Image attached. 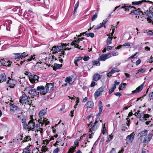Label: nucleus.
<instances>
[{
  "instance_id": "f257e3e1",
  "label": "nucleus",
  "mask_w": 153,
  "mask_h": 153,
  "mask_svg": "<svg viewBox=\"0 0 153 153\" xmlns=\"http://www.w3.org/2000/svg\"><path fill=\"white\" fill-rule=\"evenodd\" d=\"M46 111L45 109H44L41 110L39 113V119L38 122L41 124V126L44 124H45V126L49 123V121H47V119L44 118V116L46 114Z\"/></svg>"
},
{
  "instance_id": "f03ea898",
  "label": "nucleus",
  "mask_w": 153,
  "mask_h": 153,
  "mask_svg": "<svg viewBox=\"0 0 153 153\" xmlns=\"http://www.w3.org/2000/svg\"><path fill=\"white\" fill-rule=\"evenodd\" d=\"M29 99L30 97H29L27 96L24 92H22V96L19 99V102L23 104H29L30 101L29 100Z\"/></svg>"
},
{
  "instance_id": "7ed1b4c3",
  "label": "nucleus",
  "mask_w": 153,
  "mask_h": 153,
  "mask_svg": "<svg viewBox=\"0 0 153 153\" xmlns=\"http://www.w3.org/2000/svg\"><path fill=\"white\" fill-rule=\"evenodd\" d=\"M26 91L31 96H36L39 95V93L35 89L30 86L27 87L26 88Z\"/></svg>"
},
{
  "instance_id": "20e7f679",
  "label": "nucleus",
  "mask_w": 153,
  "mask_h": 153,
  "mask_svg": "<svg viewBox=\"0 0 153 153\" xmlns=\"http://www.w3.org/2000/svg\"><path fill=\"white\" fill-rule=\"evenodd\" d=\"M48 53H42L41 55L42 59L45 60L46 62L47 63V64H49L50 65L52 61V59H53V57L52 56V58L51 56L48 57Z\"/></svg>"
},
{
  "instance_id": "39448f33",
  "label": "nucleus",
  "mask_w": 153,
  "mask_h": 153,
  "mask_svg": "<svg viewBox=\"0 0 153 153\" xmlns=\"http://www.w3.org/2000/svg\"><path fill=\"white\" fill-rule=\"evenodd\" d=\"M28 129L32 131H35L37 129L36 128H38L39 126L38 125L36 124L33 120H30L28 122Z\"/></svg>"
},
{
  "instance_id": "423d86ee",
  "label": "nucleus",
  "mask_w": 153,
  "mask_h": 153,
  "mask_svg": "<svg viewBox=\"0 0 153 153\" xmlns=\"http://www.w3.org/2000/svg\"><path fill=\"white\" fill-rule=\"evenodd\" d=\"M84 39V38L83 37H82L80 39H76V40L75 39L74 40L72 41L70 45L72 46H74V48H77L80 49V48L81 47V46H79L78 44L79 43L80 40H82L83 39Z\"/></svg>"
},
{
  "instance_id": "0eeeda50",
  "label": "nucleus",
  "mask_w": 153,
  "mask_h": 153,
  "mask_svg": "<svg viewBox=\"0 0 153 153\" xmlns=\"http://www.w3.org/2000/svg\"><path fill=\"white\" fill-rule=\"evenodd\" d=\"M144 13L148 17L147 18L148 21H149L150 22H152L153 25V12H152L150 10L148 11L147 10Z\"/></svg>"
},
{
  "instance_id": "6e6552de",
  "label": "nucleus",
  "mask_w": 153,
  "mask_h": 153,
  "mask_svg": "<svg viewBox=\"0 0 153 153\" xmlns=\"http://www.w3.org/2000/svg\"><path fill=\"white\" fill-rule=\"evenodd\" d=\"M18 117L20 119L22 120V123L23 127L25 129H26L27 128L28 129V125H27L25 121L26 119L25 118L24 116L22 114H21L20 115H18Z\"/></svg>"
},
{
  "instance_id": "1a4fd4ad",
  "label": "nucleus",
  "mask_w": 153,
  "mask_h": 153,
  "mask_svg": "<svg viewBox=\"0 0 153 153\" xmlns=\"http://www.w3.org/2000/svg\"><path fill=\"white\" fill-rule=\"evenodd\" d=\"M11 62L6 59H1L0 60V66H4L10 67L11 65Z\"/></svg>"
},
{
  "instance_id": "9d476101",
  "label": "nucleus",
  "mask_w": 153,
  "mask_h": 153,
  "mask_svg": "<svg viewBox=\"0 0 153 153\" xmlns=\"http://www.w3.org/2000/svg\"><path fill=\"white\" fill-rule=\"evenodd\" d=\"M39 78V77L38 76L32 74L30 76L29 79L32 83H37L38 82Z\"/></svg>"
},
{
  "instance_id": "9b49d317",
  "label": "nucleus",
  "mask_w": 153,
  "mask_h": 153,
  "mask_svg": "<svg viewBox=\"0 0 153 153\" xmlns=\"http://www.w3.org/2000/svg\"><path fill=\"white\" fill-rule=\"evenodd\" d=\"M36 90L39 91V92H38L41 95H45L47 93L45 89V87L43 85L38 86L36 88Z\"/></svg>"
},
{
  "instance_id": "f8f14e48",
  "label": "nucleus",
  "mask_w": 153,
  "mask_h": 153,
  "mask_svg": "<svg viewBox=\"0 0 153 153\" xmlns=\"http://www.w3.org/2000/svg\"><path fill=\"white\" fill-rule=\"evenodd\" d=\"M53 85L52 83H47L45 86L46 93H50L53 90Z\"/></svg>"
},
{
  "instance_id": "ddd939ff",
  "label": "nucleus",
  "mask_w": 153,
  "mask_h": 153,
  "mask_svg": "<svg viewBox=\"0 0 153 153\" xmlns=\"http://www.w3.org/2000/svg\"><path fill=\"white\" fill-rule=\"evenodd\" d=\"M97 122V121H96L94 123L92 124L90 126V124L88 125V127L89 128V132H92L95 131L97 129V127L96 126V124Z\"/></svg>"
},
{
  "instance_id": "4468645a",
  "label": "nucleus",
  "mask_w": 153,
  "mask_h": 153,
  "mask_svg": "<svg viewBox=\"0 0 153 153\" xmlns=\"http://www.w3.org/2000/svg\"><path fill=\"white\" fill-rule=\"evenodd\" d=\"M111 57V53H109L107 54H103L102 55L98 60L100 61H105L107 59Z\"/></svg>"
},
{
  "instance_id": "2eb2a0df",
  "label": "nucleus",
  "mask_w": 153,
  "mask_h": 153,
  "mask_svg": "<svg viewBox=\"0 0 153 153\" xmlns=\"http://www.w3.org/2000/svg\"><path fill=\"white\" fill-rule=\"evenodd\" d=\"M7 83L9 84V86L11 88H13L16 84V81L14 79H10L7 82Z\"/></svg>"
},
{
  "instance_id": "dca6fc26",
  "label": "nucleus",
  "mask_w": 153,
  "mask_h": 153,
  "mask_svg": "<svg viewBox=\"0 0 153 153\" xmlns=\"http://www.w3.org/2000/svg\"><path fill=\"white\" fill-rule=\"evenodd\" d=\"M144 82H145L143 83L140 86L137 88L136 90L132 91L131 94H137L140 92L143 88Z\"/></svg>"
},
{
  "instance_id": "f3484780",
  "label": "nucleus",
  "mask_w": 153,
  "mask_h": 153,
  "mask_svg": "<svg viewBox=\"0 0 153 153\" xmlns=\"http://www.w3.org/2000/svg\"><path fill=\"white\" fill-rule=\"evenodd\" d=\"M134 134H133V133L131 134L130 135L127 136L126 137V139L128 140V142L126 143V144H128V143H131L134 138Z\"/></svg>"
},
{
  "instance_id": "a211bd4d",
  "label": "nucleus",
  "mask_w": 153,
  "mask_h": 153,
  "mask_svg": "<svg viewBox=\"0 0 153 153\" xmlns=\"http://www.w3.org/2000/svg\"><path fill=\"white\" fill-rule=\"evenodd\" d=\"M152 134H151L150 133L147 134L144 137V143H148L152 139Z\"/></svg>"
},
{
  "instance_id": "6ab92c4d",
  "label": "nucleus",
  "mask_w": 153,
  "mask_h": 153,
  "mask_svg": "<svg viewBox=\"0 0 153 153\" xmlns=\"http://www.w3.org/2000/svg\"><path fill=\"white\" fill-rule=\"evenodd\" d=\"M132 8H134V7L130 5H128L127 4H125L122 5L120 9L123 8L125 9V11H129Z\"/></svg>"
},
{
  "instance_id": "aec40b11",
  "label": "nucleus",
  "mask_w": 153,
  "mask_h": 153,
  "mask_svg": "<svg viewBox=\"0 0 153 153\" xmlns=\"http://www.w3.org/2000/svg\"><path fill=\"white\" fill-rule=\"evenodd\" d=\"M61 47L60 45L59 46H54L52 48V51L54 53H56L59 51H61Z\"/></svg>"
},
{
  "instance_id": "412c9836",
  "label": "nucleus",
  "mask_w": 153,
  "mask_h": 153,
  "mask_svg": "<svg viewBox=\"0 0 153 153\" xmlns=\"http://www.w3.org/2000/svg\"><path fill=\"white\" fill-rule=\"evenodd\" d=\"M146 2L151 3H152L153 4V2H152L151 1H146V0H142L140 1H135L134 2L133 1L132 2V5H139V4H141L142 3H143V2Z\"/></svg>"
},
{
  "instance_id": "4be33fe9",
  "label": "nucleus",
  "mask_w": 153,
  "mask_h": 153,
  "mask_svg": "<svg viewBox=\"0 0 153 153\" xmlns=\"http://www.w3.org/2000/svg\"><path fill=\"white\" fill-rule=\"evenodd\" d=\"M6 81V77L5 74L3 73L0 75V83L4 82H5Z\"/></svg>"
},
{
  "instance_id": "5701e85b",
  "label": "nucleus",
  "mask_w": 153,
  "mask_h": 153,
  "mask_svg": "<svg viewBox=\"0 0 153 153\" xmlns=\"http://www.w3.org/2000/svg\"><path fill=\"white\" fill-rule=\"evenodd\" d=\"M150 116L148 114H143V115H141L140 118V120L142 121H144L147 120V118H148Z\"/></svg>"
},
{
  "instance_id": "b1692460",
  "label": "nucleus",
  "mask_w": 153,
  "mask_h": 153,
  "mask_svg": "<svg viewBox=\"0 0 153 153\" xmlns=\"http://www.w3.org/2000/svg\"><path fill=\"white\" fill-rule=\"evenodd\" d=\"M133 13L137 15H140V14H143V13L142 11H139V10L137 9L133 10L131 11V13Z\"/></svg>"
},
{
  "instance_id": "393cba45",
  "label": "nucleus",
  "mask_w": 153,
  "mask_h": 153,
  "mask_svg": "<svg viewBox=\"0 0 153 153\" xmlns=\"http://www.w3.org/2000/svg\"><path fill=\"white\" fill-rule=\"evenodd\" d=\"M94 105V103L92 101H89L87 102L85 105L86 108H92Z\"/></svg>"
},
{
  "instance_id": "a878e982",
  "label": "nucleus",
  "mask_w": 153,
  "mask_h": 153,
  "mask_svg": "<svg viewBox=\"0 0 153 153\" xmlns=\"http://www.w3.org/2000/svg\"><path fill=\"white\" fill-rule=\"evenodd\" d=\"M101 77V76L98 74H96L93 77V79L94 81H97L100 79Z\"/></svg>"
},
{
  "instance_id": "bb28decb",
  "label": "nucleus",
  "mask_w": 153,
  "mask_h": 153,
  "mask_svg": "<svg viewBox=\"0 0 153 153\" xmlns=\"http://www.w3.org/2000/svg\"><path fill=\"white\" fill-rule=\"evenodd\" d=\"M10 109L13 111L15 110H19V108L14 104H12L10 106Z\"/></svg>"
},
{
  "instance_id": "cd10ccee",
  "label": "nucleus",
  "mask_w": 153,
  "mask_h": 153,
  "mask_svg": "<svg viewBox=\"0 0 153 153\" xmlns=\"http://www.w3.org/2000/svg\"><path fill=\"white\" fill-rule=\"evenodd\" d=\"M82 59V57H81L80 56L75 57L74 60V62L75 65L76 66H78V64L77 62Z\"/></svg>"
},
{
  "instance_id": "c85d7f7f",
  "label": "nucleus",
  "mask_w": 153,
  "mask_h": 153,
  "mask_svg": "<svg viewBox=\"0 0 153 153\" xmlns=\"http://www.w3.org/2000/svg\"><path fill=\"white\" fill-rule=\"evenodd\" d=\"M102 95V93L98 91L97 90L95 92L94 94V98L95 100H96L97 97L100 95Z\"/></svg>"
},
{
  "instance_id": "c756f323",
  "label": "nucleus",
  "mask_w": 153,
  "mask_h": 153,
  "mask_svg": "<svg viewBox=\"0 0 153 153\" xmlns=\"http://www.w3.org/2000/svg\"><path fill=\"white\" fill-rule=\"evenodd\" d=\"M29 147V146H28L25 148L23 150V153H31V151ZM32 153L33 152H32L31 153Z\"/></svg>"
},
{
  "instance_id": "7c9ffc66",
  "label": "nucleus",
  "mask_w": 153,
  "mask_h": 153,
  "mask_svg": "<svg viewBox=\"0 0 153 153\" xmlns=\"http://www.w3.org/2000/svg\"><path fill=\"white\" fill-rule=\"evenodd\" d=\"M99 115H100V114L101 113L102 110L103 106L102 104V102L101 101H99Z\"/></svg>"
},
{
  "instance_id": "2f4dec72",
  "label": "nucleus",
  "mask_w": 153,
  "mask_h": 153,
  "mask_svg": "<svg viewBox=\"0 0 153 153\" xmlns=\"http://www.w3.org/2000/svg\"><path fill=\"white\" fill-rule=\"evenodd\" d=\"M31 140V138L30 136H26L24 138L23 140L21 142V143H23L25 142H27Z\"/></svg>"
},
{
  "instance_id": "473e14b6",
  "label": "nucleus",
  "mask_w": 153,
  "mask_h": 153,
  "mask_svg": "<svg viewBox=\"0 0 153 153\" xmlns=\"http://www.w3.org/2000/svg\"><path fill=\"white\" fill-rule=\"evenodd\" d=\"M148 131L147 130H143L139 134L140 137L146 136L147 135Z\"/></svg>"
},
{
  "instance_id": "72a5a7b5",
  "label": "nucleus",
  "mask_w": 153,
  "mask_h": 153,
  "mask_svg": "<svg viewBox=\"0 0 153 153\" xmlns=\"http://www.w3.org/2000/svg\"><path fill=\"white\" fill-rule=\"evenodd\" d=\"M62 64H59L57 63H54L53 65V68L55 69H57L60 68L62 67Z\"/></svg>"
},
{
  "instance_id": "f704fd0d",
  "label": "nucleus",
  "mask_w": 153,
  "mask_h": 153,
  "mask_svg": "<svg viewBox=\"0 0 153 153\" xmlns=\"http://www.w3.org/2000/svg\"><path fill=\"white\" fill-rule=\"evenodd\" d=\"M36 56V55H31L29 58H28L26 60V62H27L28 63L29 62L32 61L33 60H35Z\"/></svg>"
},
{
  "instance_id": "c9c22d12",
  "label": "nucleus",
  "mask_w": 153,
  "mask_h": 153,
  "mask_svg": "<svg viewBox=\"0 0 153 153\" xmlns=\"http://www.w3.org/2000/svg\"><path fill=\"white\" fill-rule=\"evenodd\" d=\"M114 37H109L106 40V44L107 45L111 44L112 43V39Z\"/></svg>"
},
{
  "instance_id": "e433bc0d",
  "label": "nucleus",
  "mask_w": 153,
  "mask_h": 153,
  "mask_svg": "<svg viewBox=\"0 0 153 153\" xmlns=\"http://www.w3.org/2000/svg\"><path fill=\"white\" fill-rule=\"evenodd\" d=\"M76 146L75 147L71 146L69 150L67 153H73L75 151Z\"/></svg>"
},
{
  "instance_id": "4c0bfd02",
  "label": "nucleus",
  "mask_w": 153,
  "mask_h": 153,
  "mask_svg": "<svg viewBox=\"0 0 153 153\" xmlns=\"http://www.w3.org/2000/svg\"><path fill=\"white\" fill-rule=\"evenodd\" d=\"M20 53V58L21 59L23 58H25V57L28 56V54L26 52H24L23 53Z\"/></svg>"
},
{
  "instance_id": "58836bf2",
  "label": "nucleus",
  "mask_w": 153,
  "mask_h": 153,
  "mask_svg": "<svg viewBox=\"0 0 153 153\" xmlns=\"http://www.w3.org/2000/svg\"><path fill=\"white\" fill-rule=\"evenodd\" d=\"M92 63L93 65L99 66L100 65V62L98 60H93L92 61Z\"/></svg>"
},
{
  "instance_id": "ea45409f",
  "label": "nucleus",
  "mask_w": 153,
  "mask_h": 153,
  "mask_svg": "<svg viewBox=\"0 0 153 153\" xmlns=\"http://www.w3.org/2000/svg\"><path fill=\"white\" fill-rule=\"evenodd\" d=\"M126 85V84L125 83H123L122 84H120L119 87V89L120 90H122L123 88H125V85Z\"/></svg>"
},
{
  "instance_id": "a19ab883",
  "label": "nucleus",
  "mask_w": 153,
  "mask_h": 153,
  "mask_svg": "<svg viewBox=\"0 0 153 153\" xmlns=\"http://www.w3.org/2000/svg\"><path fill=\"white\" fill-rule=\"evenodd\" d=\"M72 79L71 76H68L65 79V81L67 83H70L72 81Z\"/></svg>"
},
{
  "instance_id": "79ce46f5",
  "label": "nucleus",
  "mask_w": 153,
  "mask_h": 153,
  "mask_svg": "<svg viewBox=\"0 0 153 153\" xmlns=\"http://www.w3.org/2000/svg\"><path fill=\"white\" fill-rule=\"evenodd\" d=\"M68 46L69 45V44H68L67 45L66 44H64L63 43L61 44L60 45V46H61V51L64 50L65 48H66V47L67 46Z\"/></svg>"
},
{
  "instance_id": "37998d69",
  "label": "nucleus",
  "mask_w": 153,
  "mask_h": 153,
  "mask_svg": "<svg viewBox=\"0 0 153 153\" xmlns=\"http://www.w3.org/2000/svg\"><path fill=\"white\" fill-rule=\"evenodd\" d=\"M112 87L110 89L108 93L109 94H111L112 93L116 88V86L114 85L113 86L112 85Z\"/></svg>"
},
{
  "instance_id": "c03bdc74",
  "label": "nucleus",
  "mask_w": 153,
  "mask_h": 153,
  "mask_svg": "<svg viewBox=\"0 0 153 153\" xmlns=\"http://www.w3.org/2000/svg\"><path fill=\"white\" fill-rule=\"evenodd\" d=\"M85 36L87 37L90 36L91 38H93L94 36V34L93 33H90L85 34Z\"/></svg>"
},
{
  "instance_id": "a18cd8bd",
  "label": "nucleus",
  "mask_w": 153,
  "mask_h": 153,
  "mask_svg": "<svg viewBox=\"0 0 153 153\" xmlns=\"http://www.w3.org/2000/svg\"><path fill=\"white\" fill-rule=\"evenodd\" d=\"M104 25L102 24V23H100L99 25L96 26L94 28V30H96L97 29H98L99 28H100L102 27Z\"/></svg>"
},
{
  "instance_id": "49530a36",
  "label": "nucleus",
  "mask_w": 153,
  "mask_h": 153,
  "mask_svg": "<svg viewBox=\"0 0 153 153\" xmlns=\"http://www.w3.org/2000/svg\"><path fill=\"white\" fill-rule=\"evenodd\" d=\"M42 152H45L48 150V149L46 148L45 146H43L42 148Z\"/></svg>"
},
{
  "instance_id": "de8ad7c7",
  "label": "nucleus",
  "mask_w": 153,
  "mask_h": 153,
  "mask_svg": "<svg viewBox=\"0 0 153 153\" xmlns=\"http://www.w3.org/2000/svg\"><path fill=\"white\" fill-rule=\"evenodd\" d=\"M14 54L16 55V56H15V59H21V58H20V53H15Z\"/></svg>"
},
{
  "instance_id": "09e8293b",
  "label": "nucleus",
  "mask_w": 153,
  "mask_h": 153,
  "mask_svg": "<svg viewBox=\"0 0 153 153\" xmlns=\"http://www.w3.org/2000/svg\"><path fill=\"white\" fill-rule=\"evenodd\" d=\"M105 88V86H102L100 88L98 89H97V90H98L99 92H100L101 93H102V92L103 91Z\"/></svg>"
},
{
  "instance_id": "8fccbe9b",
  "label": "nucleus",
  "mask_w": 153,
  "mask_h": 153,
  "mask_svg": "<svg viewBox=\"0 0 153 153\" xmlns=\"http://www.w3.org/2000/svg\"><path fill=\"white\" fill-rule=\"evenodd\" d=\"M97 13H96L94 15H93L92 18L91 20L92 21H94L95 20V19L97 18Z\"/></svg>"
},
{
  "instance_id": "3c124183",
  "label": "nucleus",
  "mask_w": 153,
  "mask_h": 153,
  "mask_svg": "<svg viewBox=\"0 0 153 153\" xmlns=\"http://www.w3.org/2000/svg\"><path fill=\"white\" fill-rule=\"evenodd\" d=\"M106 131V128L105 127V124H104L102 128V133L104 134L105 133V131Z\"/></svg>"
},
{
  "instance_id": "603ef678",
  "label": "nucleus",
  "mask_w": 153,
  "mask_h": 153,
  "mask_svg": "<svg viewBox=\"0 0 153 153\" xmlns=\"http://www.w3.org/2000/svg\"><path fill=\"white\" fill-rule=\"evenodd\" d=\"M137 72V73H139V72H140L141 73H143L145 72L146 71V69L144 68L143 69H140L139 70H138Z\"/></svg>"
},
{
  "instance_id": "864d4df0",
  "label": "nucleus",
  "mask_w": 153,
  "mask_h": 153,
  "mask_svg": "<svg viewBox=\"0 0 153 153\" xmlns=\"http://www.w3.org/2000/svg\"><path fill=\"white\" fill-rule=\"evenodd\" d=\"M149 96L151 100H153V92H151L149 94Z\"/></svg>"
},
{
  "instance_id": "5fc2aeb1",
  "label": "nucleus",
  "mask_w": 153,
  "mask_h": 153,
  "mask_svg": "<svg viewBox=\"0 0 153 153\" xmlns=\"http://www.w3.org/2000/svg\"><path fill=\"white\" fill-rule=\"evenodd\" d=\"M117 72H118V71H117V70L116 68L113 69L111 71V73L112 74Z\"/></svg>"
},
{
  "instance_id": "6e6d98bb",
  "label": "nucleus",
  "mask_w": 153,
  "mask_h": 153,
  "mask_svg": "<svg viewBox=\"0 0 153 153\" xmlns=\"http://www.w3.org/2000/svg\"><path fill=\"white\" fill-rule=\"evenodd\" d=\"M120 83V82H117V80H115L114 82V84H113L112 85L113 86H114V85L115 86H116V85H119Z\"/></svg>"
},
{
  "instance_id": "4d7b16f0",
  "label": "nucleus",
  "mask_w": 153,
  "mask_h": 153,
  "mask_svg": "<svg viewBox=\"0 0 153 153\" xmlns=\"http://www.w3.org/2000/svg\"><path fill=\"white\" fill-rule=\"evenodd\" d=\"M59 148L58 147L56 148L53 151V153H58L59 151Z\"/></svg>"
},
{
  "instance_id": "13d9d810",
  "label": "nucleus",
  "mask_w": 153,
  "mask_h": 153,
  "mask_svg": "<svg viewBox=\"0 0 153 153\" xmlns=\"http://www.w3.org/2000/svg\"><path fill=\"white\" fill-rule=\"evenodd\" d=\"M90 59V57L88 56H85L83 58V59L84 61H88Z\"/></svg>"
},
{
  "instance_id": "bf43d9fd",
  "label": "nucleus",
  "mask_w": 153,
  "mask_h": 153,
  "mask_svg": "<svg viewBox=\"0 0 153 153\" xmlns=\"http://www.w3.org/2000/svg\"><path fill=\"white\" fill-rule=\"evenodd\" d=\"M148 35H152L153 34V32L152 30H149L147 32Z\"/></svg>"
},
{
  "instance_id": "052dcab7",
  "label": "nucleus",
  "mask_w": 153,
  "mask_h": 153,
  "mask_svg": "<svg viewBox=\"0 0 153 153\" xmlns=\"http://www.w3.org/2000/svg\"><path fill=\"white\" fill-rule=\"evenodd\" d=\"M25 75H27L29 77V78L30 77V76L31 75H32V74L31 73L27 71H25Z\"/></svg>"
},
{
  "instance_id": "680f3d73",
  "label": "nucleus",
  "mask_w": 153,
  "mask_h": 153,
  "mask_svg": "<svg viewBox=\"0 0 153 153\" xmlns=\"http://www.w3.org/2000/svg\"><path fill=\"white\" fill-rule=\"evenodd\" d=\"M24 62H25V64L26 65H27L28 64L27 62H26V60H24L23 61H21L20 62V64L21 65H22Z\"/></svg>"
},
{
  "instance_id": "e2e57ef3",
  "label": "nucleus",
  "mask_w": 153,
  "mask_h": 153,
  "mask_svg": "<svg viewBox=\"0 0 153 153\" xmlns=\"http://www.w3.org/2000/svg\"><path fill=\"white\" fill-rule=\"evenodd\" d=\"M141 62V60L140 59H138L136 62V65H138Z\"/></svg>"
},
{
  "instance_id": "0e129e2a",
  "label": "nucleus",
  "mask_w": 153,
  "mask_h": 153,
  "mask_svg": "<svg viewBox=\"0 0 153 153\" xmlns=\"http://www.w3.org/2000/svg\"><path fill=\"white\" fill-rule=\"evenodd\" d=\"M61 141V137H59L57 139L56 141V143H59Z\"/></svg>"
},
{
  "instance_id": "69168bd1",
  "label": "nucleus",
  "mask_w": 153,
  "mask_h": 153,
  "mask_svg": "<svg viewBox=\"0 0 153 153\" xmlns=\"http://www.w3.org/2000/svg\"><path fill=\"white\" fill-rule=\"evenodd\" d=\"M106 50L108 51H109L111 50V49L113 47L111 46H107V47H105Z\"/></svg>"
},
{
  "instance_id": "338daca9",
  "label": "nucleus",
  "mask_w": 153,
  "mask_h": 153,
  "mask_svg": "<svg viewBox=\"0 0 153 153\" xmlns=\"http://www.w3.org/2000/svg\"><path fill=\"white\" fill-rule=\"evenodd\" d=\"M114 95L120 97L122 95V94L119 92H116L114 94Z\"/></svg>"
},
{
  "instance_id": "774afa93",
  "label": "nucleus",
  "mask_w": 153,
  "mask_h": 153,
  "mask_svg": "<svg viewBox=\"0 0 153 153\" xmlns=\"http://www.w3.org/2000/svg\"><path fill=\"white\" fill-rule=\"evenodd\" d=\"M148 152L147 150L144 149L142 150V153H149Z\"/></svg>"
}]
</instances>
